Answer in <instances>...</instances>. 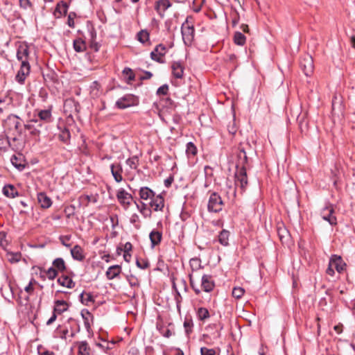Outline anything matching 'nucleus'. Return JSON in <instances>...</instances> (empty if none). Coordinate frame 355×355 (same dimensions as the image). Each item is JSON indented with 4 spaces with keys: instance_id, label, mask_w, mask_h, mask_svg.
I'll return each mask as SVG.
<instances>
[{
    "instance_id": "5fc2aeb1",
    "label": "nucleus",
    "mask_w": 355,
    "mask_h": 355,
    "mask_svg": "<svg viewBox=\"0 0 355 355\" xmlns=\"http://www.w3.org/2000/svg\"><path fill=\"white\" fill-rule=\"evenodd\" d=\"M76 14L73 12H71L67 17V25L71 28H74V18L76 17Z\"/></svg>"
},
{
    "instance_id": "6e6d98bb",
    "label": "nucleus",
    "mask_w": 355,
    "mask_h": 355,
    "mask_svg": "<svg viewBox=\"0 0 355 355\" xmlns=\"http://www.w3.org/2000/svg\"><path fill=\"white\" fill-rule=\"evenodd\" d=\"M168 91V85L167 84H164L159 87L157 90V95H166Z\"/></svg>"
},
{
    "instance_id": "4c0bfd02",
    "label": "nucleus",
    "mask_w": 355,
    "mask_h": 355,
    "mask_svg": "<svg viewBox=\"0 0 355 355\" xmlns=\"http://www.w3.org/2000/svg\"><path fill=\"white\" fill-rule=\"evenodd\" d=\"M297 122L302 132L306 130L308 128V121L306 119V114H301L297 116Z\"/></svg>"
},
{
    "instance_id": "dca6fc26",
    "label": "nucleus",
    "mask_w": 355,
    "mask_h": 355,
    "mask_svg": "<svg viewBox=\"0 0 355 355\" xmlns=\"http://www.w3.org/2000/svg\"><path fill=\"white\" fill-rule=\"evenodd\" d=\"M71 254L73 259L78 261H82L85 258L84 250L79 245H76L71 249Z\"/></svg>"
},
{
    "instance_id": "6ab92c4d",
    "label": "nucleus",
    "mask_w": 355,
    "mask_h": 355,
    "mask_svg": "<svg viewBox=\"0 0 355 355\" xmlns=\"http://www.w3.org/2000/svg\"><path fill=\"white\" fill-rule=\"evenodd\" d=\"M80 315L84 320V325L86 330L89 332L91 330L90 322L93 321V315L87 309H83Z\"/></svg>"
},
{
    "instance_id": "c85d7f7f",
    "label": "nucleus",
    "mask_w": 355,
    "mask_h": 355,
    "mask_svg": "<svg viewBox=\"0 0 355 355\" xmlns=\"http://www.w3.org/2000/svg\"><path fill=\"white\" fill-rule=\"evenodd\" d=\"M58 283L62 286L69 288H73L75 286V283L73 280L69 278L68 276L62 275L58 279Z\"/></svg>"
},
{
    "instance_id": "de8ad7c7",
    "label": "nucleus",
    "mask_w": 355,
    "mask_h": 355,
    "mask_svg": "<svg viewBox=\"0 0 355 355\" xmlns=\"http://www.w3.org/2000/svg\"><path fill=\"white\" fill-rule=\"evenodd\" d=\"M201 355H219V353L216 349L201 347Z\"/></svg>"
},
{
    "instance_id": "a18cd8bd",
    "label": "nucleus",
    "mask_w": 355,
    "mask_h": 355,
    "mask_svg": "<svg viewBox=\"0 0 355 355\" xmlns=\"http://www.w3.org/2000/svg\"><path fill=\"white\" fill-rule=\"evenodd\" d=\"M125 163L129 167L132 169H137L139 165V158L137 156L135 155L130 158H128Z\"/></svg>"
},
{
    "instance_id": "49530a36",
    "label": "nucleus",
    "mask_w": 355,
    "mask_h": 355,
    "mask_svg": "<svg viewBox=\"0 0 355 355\" xmlns=\"http://www.w3.org/2000/svg\"><path fill=\"white\" fill-rule=\"evenodd\" d=\"M122 73L123 75L128 76L126 80L127 83H130L131 81H133L135 79V75L133 71L129 67H125Z\"/></svg>"
},
{
    "instance_id": "a211bd4d",
    "label": "nucleus",
    "mask_w": 355,
    "mask_h": 355,
    "mask_svg": "<svg viewBox=\"0 0 355 355\" xmlns=\"http://www.w3.org/2000/svg\"><path fill=\"white\" fill-rule=\"evenodd\" d=\"M10 162L12 164L20 171H23L26 167L25 161L23 159L21 154L18 156L12 155L11 157Z\"/></svg>"
},
{
    "instance_id": "f704fd0d",
    "label": "nucleus",
    "mask_w": 355,
    "mask_h": 355,
    "mask_svg": "<svg viewBox=\"0 0 355 355\" xmlns=\"http://www.w3.org/2000/svg\"><path fill=\"white\" fill-rule=\"evenodd\" d=\"M68 8H69V4L64 1H61L56 6V8L55 10V14L58 12L60 14V15H65L67 12Z\"/></svg>"
},
{
    "instance_id": "4468645a",
    "label": "nucleus",
    "mask_w": 355,
    "mask_h": 355,
    "mask_svg": "<svg viewBox=\"0 0 355 355\" xmlns=\"http://www.w3.org/2000/svg\"><path fill=\"white\" fill-rule=\"evenodd\" d=\"M329 261L331 262V266H333L338 272L343 271L346 266L341 257L336 254L332 255Z\"/></svg>"
},
{
    "instance_id": "864d4df0",
    "label": "nucleus",
    "mask_w": 355,
    "mask_h": 355,
    "mask_svg": "<svg viewBox=\"0 0 355 355\" xmlns=\"http://www.w3.org/2000/svg\"><path fill=\"white\" fill-rule=\"evenodd\" d=\"M21 254L19 252L9 254L8 260L10 263H17L21 259Z\"/></svg>"
},
{
    "instance_id": "1a4fd4ad",
    "label": "nucleus",
    "mask_w": 355,
    "mask_h": 355,
    "mask_svg": "<svg viewBox=\"0 0 355 355\" xmlns=\"http://www.w3.org/2000/svg\"><path fill=\"white\" fill-rule=\"evenodd\" d=\"M334 209L331 205L326 206L321 210V216L324 220L327 221L331 225L337 224L336 217L334 215Z\"/></svg>"
},
{
    "instance_id": "c03bdc74",
    "label": "nucleus",
    "mask_w": 355,
    "mask_h": 355,
    "mask_svg": "<svg viewBox=\"0 0 355 355\" xmlns=\"http://www.w3.org/2000/svg\"><path fill=\"white\" fill-rule=\"evenodd\" d=\"M186 153L189 157L191 156H195L198 153L197 147L193 144V143L189 142L187 144Z\"/></svg>"
},
{
    "instance_id": "ddd939ff",
    "label": "nucleus",
    "mask_w": 355,
    "mask_h": 355,
    "mask_svg": "<svg viewBox=\"0 0 355 355\" xmlns=\"http://www.w3.org/2000/svg\"><path fill=\"white\" fill-rule=\"evenodd\" d=\"M111 173L116 182H121L123 180V168L119 163L112 164L110 166Z\"/></svg>"
},
{
    "instance_id": "0eeeda50",
    "label": "nucleus",
    "mask_w": 355,
    "mask_h": 355,
    "mask_svg": "<svg viewBox=\"0 0 355 355\" xmlns=\"http://www.w3.org/2000/svg\"><path fill=\"white\" fill-rule=\"evenodd\" d=\"M235 179L236 186L240 187V188L244 191L248 185L247 173L244 166H242L235 173Z\"/></svg>"
},
{
    "instance_id": "473e14b6",
    "label": "nucleus",
    "mask_w": 355,
    "mask_h": 355,
    "mask_svg": "<svg viewBox=\"0 0 355 355\" xmlns=\"http://www.w3.org/2000/svg\"><path fill=\"white\" fill-rule=\"evenodd\" d=\"M73 46L75 51L78 53L83 52L86 50V44L81 38L74 40Z\"/></svg>"
},
{
    "instance_id": "774afa93",
    "label": "nucleus",
    "mask_w": 355,
    "mask_h": 355,
    "mask_svg": "<svg viewBox=\"0 0 355 355\" xmlns=\"http://www.w3.org/2000/svg\"><path fill=\"white\" fill-rule=\"evenodd\" d=\"M132 249V245L130 242H126L124 245V252H130Z\"/></svg>"
},
{
    "instance_id": "f03ea898",
    "label": "nucleus",
    "mask_w": 355,
    "mask_h": 355,
    "mask_svg": "<svg viewBox=\"0 0 355 355\" xmlns=\"http://www.w3.org/2000/svg\"><path fill=\"white\" fill-rule=\"evenodd\" d=\"M139 98L138 96L132 94H127L119 98L116 102V107L119 109H125L131 106H135L139 104Z\"/></svg>"
},
{
    "instance_id": "f257e3e1",
    "label": "nucleus",
    "mask_w": 355,
    "mask_h": 355,
    "mask_svg": "<svg viewBox=\"0 0 355 355\" xmlns=\"http://www.w3.org/2000/svg\"><path fill=\"white\" fill-rule=\"evenodd\" d=\"M4 127L9 145L15 150L21 149L24 144L19 140L23 132L22 120L15 114H10L4 121Z\"/></svg>"
},
{
    "instance_id": "2eb2a0df",
    "label": "nucleus",
    "mask_w": 355,
    "mask_h": 355,
    "mask_svg": "<svg viewBox=\"0 0 355 355\" xmlns=\"http://www.w3.org/2000/svg\"><path fill=\"white\" fill-rule=\"evenodd\" d=\"M37 201L43 209H48L52 205L51 199L44 192H40L37 194Z\"/></svg>"
},
{
    "instance_id": "13d9d810",
    "label": "nucleus",
    "mask_w": 355,
    "mask_h": 355,
    "mask_svg": "<svg viewBox=\"0 0 355 355\" xmlns=\"http://www.w3.org/2000/svg\"><path fill=\"white\" fill-rule=\"evenodd\" d=\"M184 327L185 329V331L187 334L191 332V327H193V321L191 320H189L186 318L184 322Z\"/></svg>"
},
{
    "instance_id": "bf43d9fd",
    "label": "nucleus",
    "mask_w": 355,
    "mask_h": 355,
    "mask_svg": "<svg viewBox=\"0 0 355 355\" xmlns=\"http://www.w3.org/2000/svg\"><path fill=\"white\" fill-rule=\"evenodd\" d=\"M232 17V24L233 27H235L239 21V15L237 11H234L233 13L231 14Z\"/></svg>"
},
{
    "instance_id": "69168bd1",
    "label": "nucleus",
    "mask_w": 355,
    "mask_h": 355,
    "mask_svg": "<svg viewBox=\"0 0 355 355\" xmlns=\"http://www.w3.org/2000/svg\"><path fill=\"white\" fill-rule=\"evenodd\" d=\"M174 180L173 176L170 175L168 178L164 180V186L167 188L170 187Z\"/></svg>"
},
{
    "instance_id": "c756f323",
    "label": "nucleus",
    "mask_w": 355,
    "mask_h": 355,
    "mask_svg": "<svg viewBox=\"0 0 355 355\" xmlns=\"http://www.w3.org/2000/svg\"><path fill=\"white\" fill-rule=\"evenodd\" d=\"M28 54L29 51L27 46H19L17 52V58L22 62L25 60H28Z\"/></svg>"
},
{
    "instance_id": "a19ab883",
    "label": "nucleus",
    "mask_w": 355,
    "mask_h": 355,
    "mask_svg": "<svg viewBox=\"0 0 355 355\" xmlns=\"http://www.w3.org/2000/svg\"><path fill=\"white\" fill-rule=\"evenodd\" d=\"M137 38L141 43L144 44L149 40V33L146 30H141L137 34Z\"/></svg>"
},
{
    "instance_id": "cd10ccee",
    "label": "nucleus",
    "mask_w": 355,
    "mask_h": 355,
    "mask_svg": "<svg viewBox=\"0 0 355 355\" xmlns=\"http://www.w3.org/2000/svg\"><path fill=\"white\" fill-rule=\"evenodd\" d=\"M68 309L67 303L64 300H56L53 311L56 313L61 314Z\"/></svg>"
},
{
    "instance_id": "7ed1b4c3",
    "label": "nucleus",
    "mask_w": 355,
    "mask_h": 355,
    "mask_svg": "<svg viewBox=\"0 0 355 355\" xmlns=\"http://www.w3.org/2000/svg\"><path fill=\"white\" fill-rule=\"evenodd\" d=\"M223 202L220 196L216 192H212L207 203V209L210 212H219L223 209Z\"/></svg>"
},
{
    "instance_id": "e2e57ef3",
    "label": "nucleus",
    "mask_w": 355,
    "mask_h": 355,
    "mask_svg": "<svg viewBox=\"0 0 355 355\" xmlns=\"http://www.w3.org/2000/svg\"><path fill=\"white\" fill-rule=\"evenodd\" d=\"M210 316L211 313L207 309L201 307V321L209 318Z\"/></svg>"
},
{
    "instance_id": "a878e982",
    "label": "nucleus",
    "mask_w": 355,
    "mask_h": 355,
    "mask_svg": "<svg viewBox=\"0 0 355 355\" xmlns=\"http://www.w3.org/2000/svg\"><path fill=\"white\" fill-rule=\"evenodd\" d=\"M3 193L8 198H15L19 196L18 191L16 188L12 184H8L3 187Z\"/></svg>"
},
{
    "instance_id": "ea45409f",
    "label": "nucleus",
    "mask_w": 355,
    "mask_h": 355,
    "mask_svg": "<svg viewBox=\"0 0 355 355\" xmlns=\"http://www.w3.org/2000/svg\"><path fill=\"white\" fill-rule=\"evenodd\" d=\"M162 105L169 110H174L175 107V102L169 97L163 98L161 99Z\"/></svg>"
},
{
    "instance_id": "393cba45",
    "label": "nucleus",
    "mask_w": 355,
    "mask_h": 355,
    "mask_svg": "<svg viewBox=\"0 0 355 355\" xmlns=\"http://www.w3.org/2000/svg\"><path fill=\"white\" fill-rule=\"evenodd\" d=\"M172 73L176 78H181L183 76L184 67L180 62H173L171 65Z\"/></svg>"
},
{
    "instance_id": "bb28decb",
    "label": "nucleus",
    "mask_w": 355,
    "mask_h": 355,
    "mask_svg": "<svg viewBox=\"0 0 355 355\" xmlns=\"http://www.w3.org/2000/svg\"><path fill=\"white\" fill-rule=\"evenodd\" d=\"M78 354L79 355H89L91 348L87 341H80L78 343Z\"/></svg>"
},
{
    "instance_id": "09e8293b",
    "label": "nucleus",
    "mask_w": 355,
    "mask_h": 355,
    "mask_svg": "<svg viewBox=\"0 0 355 355\" xmlns=\"http://www.w3.org/2000/svg\"><path fill=\"white\" fill-rule=\"evenodd\" d=\"M24 128L26 130H30V134L32 135L38 136L40 134V131L35 128L32 124H24Z\"/></svg>"
},
{
    "instance_id": "8fccbe9b",
    "label": "nucleus",
    "mask_w": 355,
    "mask_h": 355,
    "mask_svg": "<svg viewBox=\"0 0 355 355\" xmlns=\"http://www.w3.org/2000/svg\"><path fill=\"white\" fill-rule=\"evenodd\" d=\"M130 223L134 225L135 227L137 229V230H139L140 229L141 227V225H140V219H139V216L137 214H133L131 217H130Z\"/></svg>"
},
{
    "instance_id": "2f4dec72",
    "label": "nucleus",
    "mask_w": 355,
    "mask_h": 355,
    "mask_svg": "<svg viewBox=\"0 0 355 355\" xmlns=\"http://www.w3.org/2000/svg\"><path fill=\"white\" fill-rule=\"evenodd\" d=\"M137 208L140 211V213L145 217H150L151 216V210L147 207V205L144 202H141V204H138L137 201H134Z\"/></svg>"
},
{
    "instance_id": "412c9836",
    "label": "nucleus",
    "mask_w": 355,
    "mask_h": 355,
    "mask_svg": "<svg viewBox=\"0 0 355 355\" xmlns=\"http://www.w3.org/2000/svg\"><path fill=\"white\" fill-rule=\"evenodd\" d=\"M149 238L151 243V247L154 248L161 243L162 239V233L158 230H153L150 232Z\"/></svg>"
},
{
    "instance_id": "423d86ee",
    "label": "nucleus",
    "mask_w": 355,
    "mask_h": 355,
    "mask_svg": "<svg viewBox=\"0 0 355 355\" xmlns=\"http://www.w3.org/2000/svg\"><path fill=\"white\" fill-rule=\"evenodd\" d=\"M300 66L306 76H311L314 67L312 57L309 54L304 55L300 60Z\"/></svg>"
},
{
    "instance_id": "9d476101",
    "label": "nucleus",
    "mask_w": 355,
    "mask_h": 355,
    "mask_svg": "<svg viewBox=\"0 0 355 355\" xmlns=\"http://www.w3.org/2000/svg\"><path fill=\"white\" fill-rule=\"evenodd\" d=\"M116 198L125 209L130 207L131 202L133 200L132 196L123 189H121L117 191Z\"/></svg>"
},
{
    "instance_id": "0e129e2a",
    "label": "nucleus",
    "mask_w": 355,
    "mask_h": 355,
    "mask_svg": "<svg viewBox=\"0 0 355 355\" xmlns=\"http://www.w3.org/2000/svg\"><path fill=\"white\" fill-rule=\"evenodd\" d=\"M44 79L46 80L49 79L50 80L55 82L56 80V74L54 72H51L47 74H43Z\"/></svg>"
},
{
    "instance_id": "4be33fe9",
    "label": "nucleus",
    "mask_w": 355,
    "mask_h": 355,
    "mask_svg": "<svg viewBox=\"0 0 355 355\" xmlns=\"http://www.w3.org/2000/svg\"><path fill=\"white\" fill-rule=\"evenodd\" d=\"M171 6L169 0H158L155 3V9L162 15Z\"/></svg>"
},
{
    "instance_id": "f3484780",
    "label": "nucleus",
    "mask_w": 355,
    "mask_h": 355,
    "mask_svg": "<svg viewBox=\"0 0 355 355\" xmlns=\"http://www.w3.org/2000/svg\"><path fill=\"white\" fill-rule=\"evenodd\" d=\"M121 272V267L119 265H113L108 268L105 275L109 280L117 277Z\"/></svg>"
},
{
    "instance_id": "aec40b11",
    "label": "nucleus",
    "mask_w": 355,
    "mask_h": 355,
    "mask_svg": "<svg viewBox=\"0 0 355 355\" xmlns=\"http://www.w3.org/2000/svg\"><path fill=\"white\" fill-rule=\"evenodd\" d=\"M277 234L282 243H287L290 240V234L283 224L277 227Z\"/></svg>"
},
{
    "instance_id": "58836bf2",
    "label": "nucleus",
    "mask_w": 355,
    "mask_h": 355,
    "mask_svg": "<svg viewBox=\"0 0 355 355\" xmlns=\"http://www.w3.org/2000/svg\"><path fill=\"white\" fill-rule=\"evenodd\" d=\"M234 43L237 45L243 46L245 43V36L241 32L236 31L234 35Z\"/></svg>"
},
{
    "instance_id": "9b49d317",
    "label": "nucleus",
    "mask_w": 355,
    "mask_h": 355,
    "mask_svg": "<svg viewBox=\"0 0 355 355\" xmlns=\"http://www.w3.org/2000/svg\"><path fill=\"white\" fill-rule=\"evenodd\" d=\"M149 205L155 211H162L164 206V199L161 194L155 195L150 200Z\"/></svg>"
},
{
    "instance_id": "052dcab7",
    "label": "nucleus",
    "mask_w": 355,
    "mask_h": 355,
    "mask_svg": "<svg viewBox=\"0 0 355 355\" xmlns=\"http://www.w3.org/2000/svg\"><path fill=\"white\" fill-rule=\"evenodd\" d=\"M159 333L166 338H170L174 332L169 329L160 328L159 329Z\"/></svg>"
},
{
    "instance_id": "5701e85b",
    "label": "nucleus",
    "mask_w": 355,
    "mask_h": 355,
    "mask_svg": "<svg viewBox=\"0 0 355 355\" xmlns=\"http://www.w3.org/2000/svg\"><path fill=\"white\" fill-rule=\"evenodd\" d=\"M139 195L141 199L144 200H150L155 195V192L147 187H141L139 191Z\"/></svg>"
},
{
    "instance_id": "4d7b16f0",
    "label": "nucleus",
    "mask_w": 355,
    "mask_h": 355,
    "mask_svg": "<svg viewBox=\"0 0 355 355\" xmlns=\"http://www.w3.org/2000/svg\"><path fill=\"white\" fill-rule=\"evenodd\" d=\"M136 264L137 267L141 269H146L149 267L150 263L148 261L142 259V260H137Z\"/></svg>"
},
{
    "instance_id": "39448f33",
    "label": "nucleus",
    "mask_w": 355,
    "mask_h": 355,
    "mask_svg": "<svg viewBox=\"0 0 355 355\" xmlns=\"http://www.w3.org/2000/svg\"><path fill=\"white\" fill-rule=\"evenodd\" d=\"M166 52V47L164 44H159L155 47L153 51H151L150 55V58L158 63L164 64L165 63L164 57Z\"/></svg>"
},
{
    "instance_id": "b1692460",
    "label": "nucleus",
    "mask_w": 355,
    "mask_h": 355,
    "mask_svg": "<svg viewBox=\"0 0 355 355\" xmlns=\"http://www.w3.org/2000/svg\"><path fill=\"white\" fill-rule=\"evenodd\" d=\"M37 116L40 120L45 123H51L53 121L51 107L46 110H40L38 111Z\"/></svg>"
},
{
    "instance_id": "3c124183",
    "label": "nucleus",
    "mask_w": 355,
    "mask_h": 355,
    "mask_svg": "<svg viewBox=\"0 0 355 355\" xmlns=\"http://www.w3.org/2000/svg\"><path fill=\"white\" fill-rule=\"evenodd\" d=\"M46 274L48 279L50 280L54 279L58 276V271L53 267L49 268L47 270L44 271Z\"/></svg>"
},
{
    "instance_id": "680f3d73",
    "label": "nucleus",
    "mask_w": 355,
    "mask_h": 355,
    "mask_svg": "<svg viewBox=\"0 0 355 355\" xmlns=\"http://www.w3.org/2000/svg\"><path fill=\"white\" fill-rule=\"evenodd\" d=\"M19 3L20 8L25 10L33 6V4L30 0H19Z\"/></svg>"
},
{
    "instance_id": "603ef678",
    "label": "nucleus",
    "mask_w": 355,
    "mask_h": 355,
    "mask_svg": "<svg viewBox=\"0 0 355 355\" xmlns=\"http://www.w3.org/2000/svg\"><path fill=\"white\" fill-rule=\"evenodd\" d=\"M245 293V291L241 287H235L232 291V296L235 298H241Z\"/></svg>"
},
{
    "instance_id": "f8f14e48",
    "label": "nucleus",
    "mask_w": 355,
    "mask_h": 355,
    "mask_svg": "<svg viewBox=\"0 0 355 355\" xmlns=\"http://www.w3.org/2000/svg\"><path fill=\"white\" fill-rule=\"evenodd\" d=\"M215 286L214 281L211 276L205 275L201 278V287L205 292H210Z\"/></svg>"
},
{
    "instance_id": "79ce46f5",
    "label": "nucleus",
    "mask_w": 355,
    "mask_h": 355,
    "mask_svg": "<svg viewBox=\"0 0 355 355\" xmlns=\"http://www.w3.org/2000/svg\"><path fill=\"white\" fill-rule=\"evenodd\" d=\"M59 138L60 141L64 142V144H68L70 138H71V134L69 132V130L68 128H64L60 132L59 135Z\"/></svg>"
},
{
    "instance_id": "e433bc0d",
    "label": "nucleus",
    "mask_w": 355,
    "mask_h": 355,
    "mask_svg": "<svg viewBox=\"0 0 355 355\" xmlns=\"http://www.w3.org/2000/svg\"><path fill=\"white\" fill-rule=\"evenodd\" d=\"M230 232L227 230H222L218 236V241L220 243L224 246L229 245Z\"/></svg>"
},
{
    "instance_id": "72a5a7b5",
    "label": "nucleus",
    "mask_w": 355,
    "mask_h": 355,
    "mask_svg": "<svg viewBox=\"0 0 355 355\" xmlns=\"http://www.w3.org/2000/svg\"><path fill=\"white\" fill-rule=\"evenodd\" d=\"M189 264L192 270L191 273H194L196 279H198V270H200V259L192 258L190 259Z\"/></svg>"
},
{
    "instance_id": "20e7f679",
    "label": "nucleus",
    "mask_w": 355,
    "mask_h": 355,
    "mask_svg": "<svg viewBox=\"0 0 355 355\" xmlns=\"http://www.w3.org/2000/svg\"><path fill=\"white\" fill-rule=\"evenodd\" d=\"M181 32L184 44L187 46L191 45L194 39L195 31L193 26L189 23L188 19L182 25Z\"/></svg>"
},
{
    "instance_id": "c9c22d12",
    "label": "nucleus",
    "mask_w": 355,
    "mask_h": 355,
    "mask_svg": "<svg viewBox=\"0 0 355 355\" xmlns=\"http://www.w3.org/2000/svg\"><path fill=\"white\" fill-rule=\"evenodd\" d=\"M53 267L57 270V271L63 272L66 270V265L62 258H56L53 261Z\"/></svg>"
},
{
    "instance_id": "37998d69",
    "label": "nucleus",
    "mask_w": 355,
    "mask_h": 355,
    "mask_svg": "<svg viewBox=\"0 0 355 355\" xmlns=\"http://www.w3.org/2000/svg\"><path fill=\"white\" fill-rule=\"evenodd\" d=\"M85 295V293L83 292L80 294V302L85 304V305H88V304L89 302H94V297L92 295V293H85V295H86V297H84Z\"/></svg>"
},
{
    "instance_id": "338daca9",
    "label": "nucleus",
    "mask_w": 355,
    "mask_h": 355,
    "mask_svg": "<svg viewBox=\"0 0 355 355\" xmlns=\"http://www.w3.org/2000/svg\"><path fill=\"white\" fill-rule=\"evenodd\" d=\"M153 77V73L150 71H145L144 75L140 77L141 80H148Z\"/></svg>"
},
{
    "instance_id": "7c9ffc66",
    "label": "nucleus",
    "mask_w": 355,
    "mask_h": 355,
    "mask_svg": "<svg viewBox=\"0 0 355 355\" xmlns=\"http://www.w3.org/2000/svg\"><path fill=\"white\" fill-rule=\"evenodd\" d=\"M204 173L205 177V187H208L213 180V169L212 168L206 166L204 168Z\"/></svg>"
},
{
    "instance_id": "6e6552de",
    "label": "nucleus",
    "mask_w": 355,
    "mask_h": 355,
    "mask_svg": "<svg viewBox=\"0 0 355 355\" xmlns=\"http://www.w3.org/2000/svg\"><path fill=\"white\" fill-rule=\"evenodd\" d=\"M31 66L28 60H25L21 63V67L18 71L15 80L20 84H24L26 78L29 75Z\"/></svg>"
}]
</instances>
